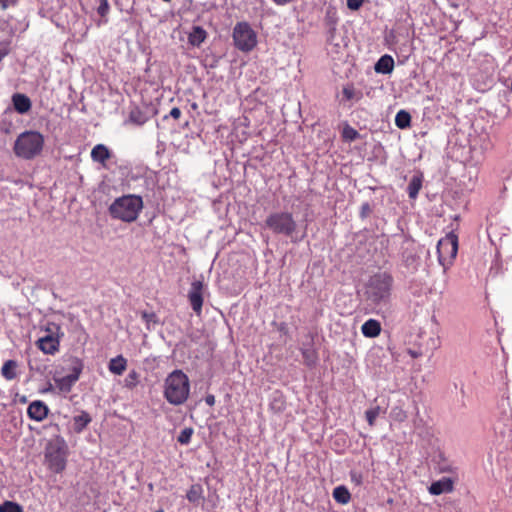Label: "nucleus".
Instances as JSON below:
<instances>
[{
    "instance_id": "nucleus-1",
    "label": "nucleus",
    "mask_w": 512,
    "mask_h": 512,
    "mask_svg": "<svg viewBox=\"0 0 512 512\" xmlns=\"http://www.w3.org/2000/svg\"><path fill=\"white\" fill-rule=\"evenodd\" d=\"M394 279L388 272H377L364 285L365 300L374 307L386 306L391 298Z\"/></svg>"
},
{
    "instance_id": "nucleus-2",
    "label": "nucleus",
    "mask_w": 512,
    "mask_h": 512,
    "mask_svg": "<svg viewBox=\"0 0 512 512\" xmlns=\"http://www.w3.org/2000/svg\"><path fill=\"white\" fill-rule=\"evenodd\" d=\"M190 394L188 376L179 369L168 374L164 383V397L168 403L178 406L185 403Z\"/></svg>"
},
{
    "instance_id": "nucleus-3",
    "label": "nucleus",
    "mask_w": 512,
    "mask_h": 512,
    "mask_svg": "<svg viewBox=\"0 0 512 512\" xmlns=\"http://www.w3.org/2000/svg\"><path fill=\"white\" fill-rule=\"evenodd\" d=\"M43 146L44 136L38 131L28 130L18 135L13 151L17 157L31 160L42 152Z\"/></svg>"
},
{
    "instance_id": "nucleus-4",
    "label": "nucleus",
    "mask_w": 512,
    "mask_h": 512,
    "mask_svg": "<svg viewBox=\"0 0 512 512\" xmlns=\"http://www.w3.org/2000/svg\"><path fill=\"white\" fill-rule=\"evenodd\" d=\"M143 208L141 196L129 194L119 197L110 205L109 211L113 218L123 222H132L136 220L139 212Z\"/></svg>"
},
{
    "instance_id": "nucleus-5",
    "label": "nucleus",
    "mask_w": 512,
    "mask_h": 512,
    "mask_svg": "<svg viewBox=\"0 0 512 512\" xmlns=\"http://www.w3.org/2000/svg\"><path fill=\"white\" fill-rule=\"evenodd\" d=\"M45 461L49 470L59 474L63 472L67 464V447L62 442H49L45 449Z\"/></svg>"
},
{
    "instance_id": "nucleus-6",
    "label": "nucleus",
    "mask_w": 512,
    "mask_h": 512,
    "mask_svg": "<svg viewBox=\"0 0 512 512\" xmlns=\"http://www.w3.org/2000/svg\"><path fill=\"white\" fill-rule=\"evenodd\" d=\"M439 264L446 271L453 263L458 252V237L452 231L441 238L436 246Z\"/></svg>"
},
{
    "instance_id": "nucleus-7",
    "label": "nucleus",
    "mask_w": 512,
    "mask_h": 512,
    "mask_svg": "<svg viewBox=\"0 0 512 512\" xmlns=\"http://www.w3.org/2000/svg\"><path fill=\"white\" fill-rule=\"evenodd\" d=\"M46 334L37 341L38 348L45 354L54 355L59 351L60 339L64 336L60 325L54 322H48Z\"/></svg>"
},
{
    "instance_id": "nucleus-8",
    "label": "nucleus",
    "mask_w": 512,
    "mask_h": 512,
    "mask_svg": "<svg viewBox=\"0 0 512 512\" xmlns=\"http://www.w3.org/2000/svg\"><path fill=\"white\" fill-rule=\"evenodd\" d=\"M233 41L237 49L249 52L257 44V35L247 22H239L233 28Z\"/></svg>"
},
{
    "instance_id": "nucleus-9",
    "label": "nucleus",
    "mask_w": 512,
    "mask_h": 512,
    "mask_svg": "<svg viewBox=\"0 0 512 512\" xmlns=\"http://www.w3.org/2000/svg\"><path fill=\"white\" fill-rule=\"evenodd\" d=\"M421 247L411 240H406L402 246L401 264L411 274L418 271L421 264Z\"/></svg>"
},
{
    "instance_id": "nucleus-10",
    "label": "nucleus",
    "mask_w": 512,
    "mask_h": 512,
    "mask_svg": "<svg viewBox=\"0 0 512 512\" xmlns=\"http://www.w3.org/2000/svg\"><path fill=\"white\" fill-rule=\"evenodd\" d=\"M203 289L204 284L200 280H194L191 283L190 289L188 291V300L191 305L192 310L197 314L200 315L202 312V306H203Z\"/></svg>"
},
{
    "instance_id": "nucleus-11",
    "label": "nucleus",
    "mask_w": 512,
    "mask_h": 512,
    "mask_svg": "<svg viewBox=\"0 0 512 512\" xmlns=\"http://www.w3.org/2000/svg\"><path fill=\"white\" fill-rule=\"evenodd\" d=\"M274 233L289 237L293 242L303 239L307 226H270Z\"/></svg>"
},
{
    "instance_id": "nucleus-12",
    "label": "nucleus",
    "mask_w": 512,
    "mask_h": 512,
    "mask_svg": "<svg viewBox=\"0 0 512 512\" xmlns=\"http://www.w3.org/2000/svg\"><path fill=\"white\" fill-rule=\"evenodd\" d=\"M49 413L48 406L41 400L31 402L27 408V415L30 419L41 422Z\"/></svg>"
},
{
    "instance_id": "nucleus-13",
    "label": "nucleus",
    "mask_w": 512,
    "mask_h": 512,
    "mask_svg": "<svg viewBox=\"0 0 512 512\" xmlns=\"http://www.w3.org/2000/svg\"><path fill=\"white\" fill-rule=\"evenodd\" d=\"M453 490V481L448 477H443L437 481L431 483L428 487V491L432 495H441L449 493Z\"/></svg>"
},
{
    "instance_id": "nucleus-14",
    "label": "nucleus",
    "mask_w": 512,
    "mask_h": 512,
    "mask_svg": "<svg viewBox=\"0 0 512 512\" xmlns=\"http://www.w3.org/2000/svg\"><path fill=\"white\" fill-rule=\"evenodd\" d=\"M90 156L93 162L100 163L103 167H106V162L111 158L112 153L106 145L97 144L92 148Z\"/></svg>"
},
{
    "instance_id": "nucleus-15",
    "label": "nucleus",
    "mask_w": 512,
    "mask_h": 512,
    "mask_svg": "<svg viewBox=\"0 0 512 512\" xmlns=\"http://www.w3.org/2000/svg\"><path fill=\"white\" fill-rule=\"evenodd\" d=\"M12 104L15 111L19 114L28 113L32 107L30 98L22 93H15L12 95Z\"/></svg>"
},
{
    "instance_id": "nucleus-16",
    "label": "nucleus",
    "mask_w": 512,
    "mask_h": 512,
    "mask_svg": "<svg viewBox=\"0 0 512 512\" xmlns=\"http://www.w3.org/2000/svg\"><path fill=\"white\" fill-rule=\"evenodd\" d=\"M423 184V174L416 172L410 179L407 186V193L410 199H416Z\"/></svg>"
},
{
    "instance_id": "nucleus-17",
    "label": "nucleus",
    "mask_w": 512,
    "mask_h": 512,
    "mask_svg": "<svg viewBox=\"0 0 512 512\" xmlns=\"http://www.w3.org/2000/svg\"><path fill=\"white\" fill-rule=\"evenodd\" d=\"M361 332L367 338H375L381 332V324L376 319H368L363 323Z\"/></svg>"
},
{
    "instance_id": "nucleus-18",
    "label": "nucleus",
    "mask_w": 512,
    "mask_h": 512,
    "mask_svg": "<svg viewBox=\"0 0 512 512\" xmlns=\"http://www.w3.org/2000/svg\"><path fill=\"white\" fill-rule=\"evenodd\" d=\"M18 366L19 365L16 360L10 359L5 361L1 367V376L7 381L14 380L18 375Z\"/></svg>"
},
{
    "instance_id": "nucleus-19",
    "label": "nucleus",
    "mask_w": 512,
    "mask_h": 512,
    "mask_svg": "<svg viewBox=\"0 0 512 512\" xmlns=\"http://www.w3.org/2000/svg\"><path fill=\"white\" fill-rule=\"evenodd\" d=\"M374 69L377 73L390 74L394 69V60L390 55H383L376 62Z\"/></svg>"
},
{
    "instance_id": "nucleus-20",
    "label": "nucleus",
    "mask_w": 512,
    "mask_h": 512,
    "mask_svg": "<svg viewBox=\"0 0 512 512\" xmlns=\"http://www.w3.org/2000/svg\"><path fill=\"white\" fill-rule=\"evenodd\" d=\"M300 352L303 357V363L309 367L313 368L318 363L319 357L317 350L313 347V343L309 344V349H300Z\"/></svg>"
},
{
    "instance_id": "nucleus-21",
    "label": "nucleus",
    "mask_w": 512,
    "mask_h": 512,
    "mask_svg": "<svg viewBox=\"0 0 512 512\" xmlns=\"http://www.w3.org/2000/svg\"><path fill=\"white\" fill-rule=\"evenodd\" d=\"M207 32L201 26H193L188 35V42L192 46L199 47L206 39Z\"/></svg>"
},
{
    "instance_id": "nucleus-22",
    "label": "nucleus",
    "mask_w": 512,
    "mask_h": 512,
    "mask_svg": "<svg viewBox=\"0 0 512 512\" xmlns=\"http://www.w3.org/2000/svg\"><path fill=\"white\" fill-rule=\"evenodd\" d=\"M126 367L127 360L122 355L112 358L108 364L109 371L115 375H122Z\"/></svg>"
},
{
    "instance_id": "nucleus-23",
    "label": "nucleus",
    "mask_w": 512,
    "mask_h": 512,
    "mask_svg": "<svg viewBox=\"0 0 512 512\" xmlns=\"http://www.w3.org/2000/svg\"><path fill=\"white\" fill-rule=\"evenodd\" d=\"M92 421L90 414L86 411H81L80 414L73 417L74 431L81 433Z\"/></svg>"
},
{
    "instance_id": "nucleus-24",
    "label": "nucleus",
    "mask_w": 512,
    "mask_h": 512,
    "mask_svg": "<svg viewBox=\"0 0 512 512\" xmlns=\"http://www.w3.org/2000/svg\"><path fill=\"white\" fill-rule=\"evenodd\" d=\"M203 492L204 491L201 484H193L188 489L186 498L190 503L198 504L201 500L204 499Z\"/></svg>"
},
{
    "instance_id": "nucleus-25",
    "label": "nucleus",
    "mask_w": 512,
    "mask_h": 512,
    "mask_svg": "<svg viewBox=\"0 0 512 512\" xmlns=\"http://www.w3.org/2000/svg\"><path fill=\"white\" fill-rule=\"evenodd\" d=\"M83 368V361L77 357H73L71 359L70 373L68 374L70 378H68V380L74 381V383H76L82 373Z\"/></svg>"
},
{
    "instance_id": "nucleus-26",
    "label": "nucleus",
    "mask_w": 512,
    "mask_h": 512,
    "mask_svg": "<svg viewBox=\"0 0 512 512\" xmlns=\"http://www.w3.org/2000/svg\"><path fill=\"white\" fill-rule=\"evenodd\" d=\"M333 498L340 504H347L351 499V495L349 490L345 486L341 485L334 488Z\"/></svg>"
},
{
    "instance_id": "nucleus-27",
    "label": "nucleus",
    "mask_w": 512,
    "mask_h": 512,
    "mask_svg": "<svg viewBox=\"0 0 512 512\" xmlns=\"http://www.w3.org/2000/svg\"><path fill=\"white\" fill-rule=\"evenodd\" d=\"M395 124L400 129L409 128L411 125V115L406 110H400L395 116Z\"/></svg>"
},
{
    "instance_id": "nucleus-28",
    "label": "nucleus",
    "mask_w": 512,
    "mask_h": 512,
    "mask_svg": "<svg viewBox=\"0 0 512 512\" xmlns=\"http://www.w3.org/2000/svg\"><path fill=\"white\" fill-rule=\"evenodd\" d=\"M266 224H293L292 215L290 213H277L271 215L267 219Z\"/></svg>"
},
{
    "instance_id": "nucleus-29",
    "label": "nucleus",
    "mask_w": 512,
    "mask_h": 512,
    "mask_svg": "<svg viewBox=\"0 0 512 512\" xmlns=\"http://www.w3.org/2000/svg\"><path fill=\"white\" fill-rule=\"evenodd\" d=\"M141 318L145 322L148 330L159 324V318L154 312L142 311Z\"/></svg>"
},
{
    "instance_id": "nucleus-30",
    "label": "nucleus",
    "mask_w": 512,
    "mask_h": 512,
    "mask_svg": "<svg viewBox=\"0 0 512 512\" xmlns=\"http://www.w3.org/2000/svg\"><path fill=\"white\" fill-rule=\"evenodd\" d=\"M342 138L346 142H353L360 138V134L355 128L347 124L342 130Z\"/></svg>"
},
{
    "instance_id": "nucleus-31",
    "label": "nucleus",
    "mask_w": 512,
    "mask_h": 512,
    "mask_svg": "<svg viewBox=\"0 0 512 512\" xmlns=\"http://www.w3.org/2000/svg\"><path fill=\"white\" fill-rule=\"evenodd\" d=\"M0 512H24V510L19 503L5 500L0 504Z\"/></svg>"
},
{
    "instance_id": "nucleus-32",
    "label": "nucleus",
    "mask_w": 512,
    "mask_h": 512,
    "mask_svg": "<svg viewBox=\"0 0 512 512\" xmlns=\"http://www.w3.org/2000/svg\"><path fill=\"white\" fill-rule=\"evenodd\" d=\"M193 433H194V429L192 427H185L179 433V435L177 437V441L181 445H188L191 442Z\"/></svg>"
},
{
    "instance_id": "nucleus-33",
    "label": "nucleus",
    "mask_w": 512,
    "mask_h": 512,
    "mask_svg": "<svg viewBox=\"0 0 512 512\" xmlns=\"http://www.w3.org/2000/svg\"><path fill=\"white\" fill-rule=\"evenodd\" d=\"M129 120L137 125H143L147 121V117L140 110H132L129 115Z\"/></svg>"
},
{
    "instance_id": "nucleus-34",
    "label": "nucleus",
    "mask_w": 512,
    "mask_h": 512,
    "mask_svg": "<svg viewBox=\"0 0 512 512\" xmlns=\"http://www.w3.org/2000/svg\"><path fill=\"white\" fill-rule=\"evenodd\" d=\"M381 413V408L379 406L372 407L365 412L366 420L370 426L374 425L376 418Z\"/></svg>"
},
{
    "instance_id": "nucleus-35",
    "label": "nucleus",
    "mask_w": 512,
    "mask_h": 512,
    "mask_svg": "<svg viewBox=\"0 0 512 512\" xmlns=\"http://www.w3.org/2000/svg\"><path fill=\"white\" fill-rule=\"evenodd\" d=\"M68 378H70V376L67 374V375L61 377L60 379L56 380L57 386L59 387L60 390L66 391V392L71 390L72 386L75 383H74V381L68 380Z\"/></svg>"
},
{
    "instance_id": "nucleus-36",
    "label": "nucleus",
    "mask_w": 512,
    "mask_h": 512,
    "mask_svg": "<svg viewBox=\"0 0 512 512\" xmlns=\"http://www.w3.org/2000/svg\"><path fill=\"white\" fill-rule=\"evenodd\" d=\"M110 5L108 0H99V6L97 8V12L101 17H106L109 13Z\"/></svg>"
},
{
    "instance_id": "nucleus-37",
    "label": "nucleus",
    "mask_w": 512,
    "mask_h": 512,
    "mask_svg": "<svg viewBox=\"0 0 512 512\" xmlns=\"http://www.w3.org/2000/svg\"><path fill=\"white\" fill-rule=\"evenodd\" d=\"M372 213V206L368 202L362 203L360 207V217L364 221Z\"/></svg>"
},
{
    "instance_id": "nucleus-38",
    "label": "nucleus",
    "mask_w": 512,
    "mask_h": 512,
    "mask_svg": "<svg viewBox=\"0 0 512 512\" xmlns=\"http://www.w3.org/2000/svg\"><path fill=\"white\" fill-rule=\"evenodd\" d=\"M365 0H347V7L350 10L356 11L358 10Z\"/></svg>"
},
{
    "instance_id": "nucleus-39",
    "label": "nucleus",
    "mask_w": 512,
    "mask_h": 512,
    "mask_svg": "<svg viewBox=\"0 0 512 512\" xmlns=\"http://www.w3.org/2000/svg\"><path fill=\"white\" fill-rule=\"evenodd\" d=\"M343 95L347 100H351L354 97V90L353 88H347L345 87L343 89Z\"/></svg>"
},
{
    "instance_id": "nucleus-40",
    "label": "nucleus",
    "mask_w": 512,
    "mask_h": 512,
    "mask_svg": "<svg viewBox=\"0 0 512 512\" xmlns=\"http://www.w3.org/2000/svg\"><path fill=\"white\" fill-rule=\"evenodd\" d=\"M283 405H284V402L281 399L277 400L276 398L271 403V407L273 409L277 408L278 410H282L283 409Z\"/></svg>"
},
{
    "instance_id": "nucleus-41",
    "label": "nucleus",
    "mask_w": 512,
    "mask_h": 512,
    "mask_svg": "<svg viewBox=\"0 0 512 512\" xmlns=\"http://www.w3.org/2000/svg\"><path fill=\"white\" fill-rule=\"evenodd\" d=\"M169 116L174 119H178L181 116V110L178 107H173L169 113Z\"/></svg>"
},
{
    "instance_id": "nucleus-42",
    "label": "nucleus",
    "mask_w": 512,
    "mask_h": 512,
    "mask_svg": "<svg viewBox=\"0 0 512 512\" xmlns=\"http://www.w3.org/2000/svg\"><path fill=\"white\" fill-rule=\"evenodd\" d=\"M407 352L414 359L422 356V352L420 350L408 349Z\"/></svg>"
},
{
    "instance_id": "nucleus-43",
    "label": "nucleus",
    "mask_w": 512,
    "mask_h": 512,
    "mask_svg": "<svg viewBox=\"0 0 512 512\" xmlns=\"http://www.w3.org/2000/svg\"><path fill=\"white\" fill-rule=\"evenodd\" d=\"M205 403L208 405V406H213L215 404V396L212 395V394H208L206 397H205Z\"/></svg>"
},
{
    "instance_id": "nucleus-44",
    "label": "nucleus",
    "mask_w": 512,
    "mask_h": 512,
    "mask_svg": "<svg viewBox=\"0 0 512 512\" xmlns=\"http://www.w3.org/2000/svg\"><path fill=\"white\" fill-rule=\"evenodd\" d=\"M361 475L358 474V473H355V472H351V480L353 482H355L356 484H360L361 483Z\"/></svg>"
},
{
    "instance_id": "nucleus-45",
    "label": "nucleus",
    "mask_w": 512,
    "mask_h": 512,
    "mask_svg": "<svg viewBox=\"0 0 512 512\" xmlns=\"http://www.w3.org/2000/svg\"><path fill=\"white\" fill-rule=\"evenodd\" d=\"M276 5H279V6H284V5H287L291 2H293L294 0H272Z\"/></svg>"
},
{
    "instance_id": "nucleus-46",
    "label": "nucleus",
    "mask_w": 512,
    "mask_h": 512,
    "mask_svg": "<svg viewBox=\"0 0 512 512\" xmlns=\"http://www.w3.org/2000/svg\"><path fill=\"white\" fill-rule=\"evenodd\" d=\"M336 29L335 28H331L329 30V36H328V41L332 42L333 38H334V33H335Z\"/></svg>"
},
{
    "instance_id": "nucleus-47",
    "label": "nucleus",
    "mask_w": 512,
    "mask_h": 512,
    "mask_svg": "<svg viewBox=\"0 0 512 512\" xmlns=\"http://www.w3.org/2000/svg\"><path fill=\"white\" fill-rule=\"evenodd\" d=\"M0 6L2 10H6L8 8V0H0Z\"/></svg>"
},
{
    "instance_id": "nucleus-48",
    "label": "nucleus",
    "mask_w": 512,
    "mask_h": 512,
    "mask_svg": "<svg viewBox=\"0 0 512 512\" xmlns=\"http://www.w3.org/2000/svg\"><path fill=\"white\" fill-rule=\"evenodd\" d=\"M19 0H8V7L17 5Z\"/></svg>"
},
{
    "instance_id": "nucleus-49",
    "label": "nucleus",
    "mask_w": 512,
    "mask_h": 512,
    "mask_svg": "<svg viewBox=\"0 0 512 512\" xmlns=\"http://www.w3.org/2000/svg\"><path fill=\"white\" fill-rule=\"evenodd\" d=\"M7 55V51L0 50V62L4 59V57Z\"/></svg>"
},
{
    "instance_id": "nucleus-50",
    "label": "nucleus",
    "mask_w": 512,
    "mask_h": 512,
    "mask_svg": "<svg viewBox=\"0 0 512 512\" xmlns=\"http://www.w3.org/2000/svg\"><path fill=\"white\" fill-rule=\"evenodd\" d=\"M136 376H137V374H136V372H135V371H132V372L129 374L130 379H136Z\"/></svg>"
},
{
    "instance_id": "nucleus-51",
    "label": "nucleus",
    "mask_w": 512,
    "mask_h": 512,
    "mask_svg": "<svg viewBox=\"0 0 512 512\" xmlns=\"http://www.w3.org/2000/svg\"><path fill=\"white\" fill-rule=\"evenodd\" d=\"M310 343H311V341L309 343H304L300 349H309Z\"/></svg>"
},
{
    "instance_id": "nucleus-52",
    "label": "nucleus",
    "mask_w": 512,
    "mask_h": 512,
    "mask_svg": "<svg viewBox=\"0 0 512 512\" xmlns=\"http://www.w3.org/2000/svg\"><path fill=\"white\" fill-rule=\"evenodd\" d=\"M286 329V324L285 323H281L280 327H279V330L280 331H284Z\"/></svg>"
},
{
    "instance_id": "nucleus-53",
    "label": "nucleus",
    "mask_w": 512,
    "mask_h": 512,
    "mask_svg": "<svg viewBox=\"0 0 512 512\" xmlns=\"http://www.w3.org/2000/svg\"><path fill=\"white\" fill-rule=\"evenodd\" d=\"M28 366H29V370H30V371H33V370H34V367H33V365H32V362H31V361H29V362H28Z\"/></svg>"
},
{
    "instance_id": "nucleus-54",
    "label": "nucleus",
    "mask_w": 512,
    "mask_h": 512,
    "mask_svg": "<svg viewBox=\"0 0 512 512\" xmlns=\"http://www.w3.org/2000/svg\"><path fill=\"white\" fill-rule=\"evenodd\" d=\"M21 401L26 402V397L24 396L23 398H21Z\"/></svg>"
},
{
    "instance_id": "nucleus-55",
    "label": "nucleus",
    "mask_w": 512,
    "mask_h": 512,
    "mask_svg": "<svg viewBox=\"0 0 512 512\" xmlns=\"http://www.w3.org/2000/svg\"><path fill=\"white\" fill-rule=\"evenodd\" d=\"M155 512H165V511L163 509H159V510H157Z\"/></svg>"
}]
</instances>
